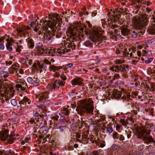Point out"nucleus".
Masks as SVG:
<instances>
[{
  "instance_id": "nucleus-54",
  "label": "nucleus",
  "mask_w": 155,
  "mask_h": 155,
  "mask_svg": "<svg viewBox=\"0 0 155 155\" xmlns=\"http://www.w3.org/2000/svg\"><path fill=\"white\" fill-rule=\"evenodd\" d=\"M33 78H32L28 77L27 78V81L29 83L32 84V83L34 82L33 81Z\"/></svg>"
},
{
  "instance_id": "nucleus-37",
  "label": "nucleus",
  "mask_w": 155,
  "mask_h": 155,
  "mask_svg": "<svg viewBox=\"0 0 155 155\" xmlns=\"http://www.w3.org/2000/svg\"><path fill=\"white\" fill-rule=\"evenodd\" d=\"M44 64L43 63H38V70L40 71V72H43Z\"/></svg>"
},
{
  "instance_id": "nucleus-35",
  "label": "nucleus",
  "mask_w": 155,
  "mask_h": 155,
  "mask_svg": "<svg viewBox=\"0 0 155 155\" xmlns=\"http://www.w3.org/2000/svg\"><path fill=\"white\" fill-rule=\"evenodd\" d=\"M61 113L63 115H68L69 114V111L68 109L66 108H64L61 111Z\"/></svg>"
},
{
  "instance_id": "nucleus-21",
  "label": "nucleus",
  "mask_w": 155,
  "mask_h": 155,
  "mask_svg": "<svg viewBox=\"0 0 155 155\" xmlns=\"http://www.w3.org/2000/svg\"><path fill=\"white\" fill-rule=\"evenodd\" d=\"M4 97L5 98V100L7 101L8 100L7 98L8 97L11 98V97H12L14 95V94L12 92L10 91L8 92V91H4Z\"/></svg>"
},
{
  "instance_id": "nucleus-46",
  "label": "nucleus",
  "mask_w": 155,
  "mask_h": 155,
  "mask_svg": "<svg viewBox=\"0 0 155 155\" xmlns=\"http://www.w3.org/2000/svg\"><path fill=\"white\" fill-rule=\"evenodd\" d=\"M4 91L3 88L0 86V97H4Z\"/></svg>"
},
{
  "instance_id": "nucleus-48",
  "label": "nucleus",
  "mask_w": 155,
  "mask_h": 155,
  "mask_svg": "<svg viewBox=\"0 0 155 155\" xmlns=\"http://www.w3.org/2000/svg\"><path fill=\"white\" fill-rule=\"evenodd\" d=\"M44 65H50L51 64V62L49 61L47 59H45L43 61Z\"/></svg>"
},
{
  "instance_id": "nucleus-49",
  "label": "nucleus",
  "mask_w": 155,
  "mask_h": 155,
  "mask_svg": "<svg viewBox=\"0 0 155 155\" xmlns=\"http://www.w3.org/2000/svg\"><path fill=\"white\" fill-rule=\"evenodd\" d=\"M118 30L117 29H116L114 30V32L113 31H110L109 33L111 35H113V33H114L115 35H118Z\"/></svg>"
},
{
  "instance_id": "nucleus-19",
  "label": "nucleus",
  "mask_w": 155,
  "mask_h": 155,
  "mask_svg": "<svg viewBox=\"0 0 155 155\" xmlns=\"http://www.w3.org/2000/svg\"><path fill=\"white\" fill-rule=\"evenodd\" d=\"M47 88L49 90L52 91V90H55L58 89L56 80L54 81H52L51 84H48L47 86Z\"/></svg>"
},
{
  "instance_id": "nucleus-58",
  "label": "nucleus",
  "mask_w": 155,
  "mask_h": 155,
  "mask_svg": "<svg viewBox=\"0 0 155 155\" xmlns=\"http://www.w3.org/2000/svg\"><path fill=\"white\" fill-rule=\"evenodd\" d=\"M153 61V59L152 58H148L147 60L145 61V63L146 64H148Z\"/></svg>"
},
{
  "instance_id": "nucleus-17",
  "label": "nucleus",
  "mask_w": 155,
  "mask_h": 155,
  "mask_svg": "<svg viewBox=\"0 0 155 155\" xmlns=\"http://www.w3.org/2000/svg\"><path fill=\"white\" fill-rule=\"evenodd\" d=\"M43 21H46L45 20H45H44L43 19V20L41 21H40V23H42ZM42 24H40V25H38V23L37 21V20H35V21H32L31 23V27L34 30V31L37 32L40 28V26H41V25H42ZM42 26V25L41 26V27Z\"/></svg>"
},
{
  "instance_id": "nucleus-24",
  "label": "nucleus",
  "mask_w": 155,
  "mask_h": 155,
  "mask_svg": "<svg viewBox=\"0 0 155 155\" xmlns=\"http://www.w3.org/2000/svg\"><path fill=\"white\" fill-rule=\"evenodd\" d=\"M71 84L73 85H82L83 83L80 81L79 78H75L73 79L71 81Z\"/></svg>"
},
{
  "instance_id": "nucleus-25",
  "label": "nucleus",
  "mask_w": 155,
  "mask_h": 155,
  "mask_svg": "<svg viewBox=\"0 0 155 155\" xmlns=\"http://www.w3.org/2000/svg\"><path fill=\"white\" fill-rule=\"evenodd\" d=\"M59 114L60 115V116L58 115H56L55 116L52 117L51 118L52 119L57 121L59 119V120L60 121H64V120H65L64 117L63 116H60V114Z\"/></svg>"
},
{
  "instance_id": "nucleus-41",
  "label": "nucleus",
  "mask_w": 155,
  "mask_h": 155,
  "mask_svg": "<svg viewBox=\"0 0 155 155\" xmlns=\"http://www.w3.org/2000/svg\"><path fill=\"white\" fill-rule=\"evenodd\" d=\"M56 128L59 130V131L60 132H63L64 129H65V127L64 126H56Z\"/></svg>"
},
{
  "instance_id": "nucleus-28",
  "label": "nucleus",
  "mask_w": 155,
  "mask_h": 155,
  "mask_svg": "<svg viewBox=\"0 0 155 155\" xmlns=\"http://www.w3.org/2000/svg\"><path fill=\"white\" fill-rule=\"evenodd\" d=\"M51 66L49 65H44L43 72H48L51 71Z\"/></svg>"
},
{
  "instance_id": "nucleus-36",
  "label": "nucleus",
  "mask_w": 155,
  "mask_h": 155,
  "mask_svg": "<svg viewBox=\"0 0 155 155\" xmlns=\"http://www.w3.org/2000/svg\"><path fill=\"white\" fill-rule=\"evenodd\" d=\"M148 82H147V81H143L141 83V87H144L145 89H149V86L148 85Z\"/></svg>"
},
{
  "instance_id": "nucleus-30",
  "label": "nucleus",
  "mask_w": 155,
  "mask_h": 155,
  "mask_svg": "<svg viewBox=\"0 0 155 155\" xmlns=\"http://www.w3.org/2000/svg\"><path fill=\"white\" fill-rule=\"evenodd\" d=\"M41 50L42 51L41 52H44L45 54H46L47 55H49V52L50 51V49H49L46 47H45V48L41 47L39 49V50L40 51V52H41Z\"/></svg>"
},
{
  "instance_id": "nucleus-6",
  "label": "nucleus",
  "mask_w": 155,
  "mask_h": 155,
  "mask_svg": "<svg viewBox=\"0 0 155 155\" xmlns=\"http://www.w3.org/2000/svg\"><path fill=\"white\" fill-rule=\"evenodd\" d=\"M48 18L50 20L44 21V26L47 25L48 26H51L56 29V25L58 24V26L60 27L62 23V18H59L58 14H52L51 15H49Z\"/></svg>"
},
{
  "instance_id": "nucleus-31",
  "label": "nucleus",
  "mask_w": 155,
  "mask_h": 155,
  "mask_svg": "<svg viewBox=\"0 0 155 155\" xmlns=\"http://www.w3.org/2000/svg\"><path fill=\"white\" fill-rule=\"evenodd\" d=\"M41 50L42 51L41 52H44L45 54H46L47 55H49V52L50 51V49H49L46 47H45V48L41 47L39 49V50L40 51V52H41Z\"/></svg>"
},
{
  "instance_id": "nucleus-1",
  "label": "nucleus",
  "mask_w": 155,
  "mask_h": 155,
  "mask_svg": "<svg viewBox=\"0 0 155 155\" xmlns=\"http://www.w3.org/2000/svg\"><path fill=\"white\" fill-rule=\"evenodd\" d=\"M147 15H144L140 18L138 16L134 18V23L136 28L139 29V31L131 30L130 31L129 34L133 38H135L137 37L138 33L143 34L144 33L146 29L145 26L148 24L149 20Z\"/></svg>"
},
{
  "instance_id": "nucleus-27",
  "label": "nucleus",
  "mask_w": 155,
  "mask_h": 155,
  "mask_svg": "<svg viewBox=\"0 0 155 155\" xmlns=\"http://www.w3.org/2000/svg\"><path fill=\"white\" fill-rule=\"evenodd\" d=\"M48 131V128L46 126L41 127L40 129L39 132L43 134H45Z\"/></svg>"
},
{
  "instance_id": "nucleus-51",
  "label": "nucleus",
  "mask_w": 155,
  "mask_h": 155,
  "mask_svg": "<svg viewBox=\"0 0 155 155\" xmlns=\"http://www.w3.org/2000/svg\"><path fill=\"white\" fill-rule=\"evenodd\" d=\"M124 61L120 60H117L115 61V63L117 65H124L122 64V63H124Z\"/></svg>"
},
{
  "instance_id": "nucleus-42",
  "label": "nucleus",
  "mask_w": 155,
  "mask_h": 155,
  "mask_svg": "<svg viewBox=\"0 0 155 155\" xmlns=\"http://www.w3.org/2000/svg\"><path fill=\"white\" fill-rule=\"evenodd\" d=\"M18 43H17V47L16 48V47H15V48L16 49V51L17 52L20 53L21 51V49H22V45H18Z\"/></svg>"
},
{
  "instance_id": "nucleus-38",
  "label": "nucleus",
  "mask_w": 155,
  "mask_h": 155,
  "mask_svg": "<svg viewBox=\"0 0 155 155\" xmlns=\"http://www.w3.org/2000/svg\"><path fill=\"white\" fill-rule=\"evenodd\" d=\"M61 66L56 67L53 65L51 66V71L52 70L54 71H59L61 68Z\"/></svg>"
},
{
  "instance_id": "nucleus-11",
  "label": "nucleus",
  "mask_w": 155,
  "mask_h": 155,
  "mask_svg": "<svg viewBox=\"0 0 155 155\" xmlns=\"http://www.w3.org/2000/svg\"><path fill=\"white\" fill-rule=\"evenodd\" d=\"M8 133V130L1 131L0 132V140L2 141H5L8 138L16 136L14 132L11 133L9 136Z\"/></svg>"
},
{
  "instance_id": "nucleus-60",
  "label": "nucleus",
  "mask_w": 155,
  "mask_h": 155,
  "mask_svg": "<svg viewBox=\"0 0 155 155\" xmlns=\"http://www.w3.org/2000/svg\"><path fill=\"white\" fill-rule=\"evenodd\" d=\"M120 141H124V137L122 135H120L118 139Z\"/></svg>"
},
{
  "instance_id": "nucleus-61",
  "label": "nucleus",
  "mask_w": 155,
  "mask_h": 155,
  "mask_svg": "<svg viewBox=\"0 0 155 155\" xmlns=\"http://www.w3.org/2000/svg\"><path fill=\"white\" fill-rule=\"evenodd\" d=\"M56 54L57 55L61 56V51L59 49H57L56 51Z\"/></svg>"
},
{
  "instance_id": "nucleus-10",
  "label": "nucleus",
  "mask_w": 155,
  "mask_h": 155,
  "mask_svg": "<svg viewBox=\"0 0 155 155\" xmlns=\"http://www.w3.org/2000/svg\"><path fill=\"white\" fill-rule=\"evenodd\" d=\"M122 92L121 91H118L117 90H114L112 94V95L114 98L117 99L120 98V97L122 99L124 100H128L130 98V95L129 93L123 94V96L121 97Z\"/></svg>"
},
{
  "instance_id": "nucleus-33",
  "label": "nucleus",
  "mask_w": 155,
  "mask_h": 155,
  "mask_svg": "<svg viewBox=\"0 0 155 155\" xmlns=\"http://www.w3.org/2000/svg\"><path fill=\"white\" fill-rule=\"evenodd\" d=\"M149 33L150 35L155 36V25L154 24L150 27Z\"/></svg>"
},
{
  "instance_id": "nucleus-40",
  "label": "nucleus",
  "mask_w": 155,
  "mask_h": 155,
  "mask_svg": "<svg viewBox=\"0 0 155 155\" xmlns=\"http://www.w3.org/2000/svg\"><path fill=\"white\" fill-rule=\"evenodd\" d=\"M16 139L15 137L14 136L8 138L7 139V141L9 143H12L14 142V140Z\"/></svg>"
},
{
  "instance_id": "nucleus-64",
  "label": "nucleus",
  "mask_w": 155,
  "mask_h": 155,
  "mask_svg": "<svg viewBox=\"0 0 155 155\" xmlns=\"http://www.w3.org/2000/svg\"><path fill=\"white\" fill-rule=\"evenodd\" d=\"M120 78V75L117 74H115L114 76V78L115 79H118Z\"/></svg>"
},
{
  "instance_id": "nucleus-23",
  "label": "nucleus",
  "mask_w": 155,
  "mask_h": 155,
  "mask_svg": "<svg viewBox=\"0 0 155 155\" xmlns=\"http://www.w3.org/2000/svg\"><path fill=\"white\" fill-rule=\"evenodd\" d=\"M26 40L28 43V47L29 48H33L34 46V43L33 40L31 38H28Z\"/></svg>"
},
{
  "instance_id": "nucleus-57",
  "label": "nucleus",
  "mask_w": 155,
  "mask_h": 155,
  "mask_svg": "<svg viewBox=\"0 0 155 155\" xmlns=\"http://www.w3.org/2000/svg\"><path fill=\"white\" fill-rule=\"evenodd\" d=\"M25 61L26 62L28 61L29 65H31L32 64V60L31 59L28 60V58H26L25 59Z\"/></svg>"
},
{
  "instance_id": "nucleus-18",
  "label": "nucleus",
  "mask_w": 155,
  "mask_h": 155,
  "mask_svg": "<svg viewBox=\"0 0 155 155\" xmlns=\"http://www.w3.org/2000/svg\"><path fill=\"white\" fill-rule=\"evenodd\" d=\"M120 29L121 34L124 36L128 35L130 32V30L128 29L127 25L121 26Z\"/></svg>"
},
{
  "instance_id": "nucleus-16",
  "label": "nucleus",
  "mask_w": 155,
  "mask_h": 155,
  "mask_svg": "<svg viewBox=\"0 0 155 155\" xmlns=\"http://www.w3.org/2000/svg\"><path fill=\"white\" fill-rule=\"evenodd\" d=\"M19 84L16 85L15 87L16 88H20V90L22 91H24L25 89L28 87L26 82L23 80H19Z\"/></svg>"
},
{
  "instance_id": "nucleus-47",
  "label": "nucleus",
  "mask_w": 155,
  "mask_h": 155,
  "mask_svg": "<svg viewBox=\"0 0 155 155\" xmlns=\"http://www.w3.org/2000/svg\"><path fill=\"white\" fill-rule=\"evenodd\" d=\"M84 45L86 46L92 47L93 46V43L90 42V41H86L84 43Z\"/></svg>"
},
{
  "instance_id": "nucleus-53",
  "label": "nucleus",
  "mask_w": 155,
  "mask_h": 155,
  "mask_svg": "<svg viewBox=\"0 0 155 155\" xmlns=\"http://www.w3.org/2000/svg\"><path fill=\"white\" fill-rule=\"evenodd\" d=\"M120 122L124 126L126 125L127 124V121H125L123 119H120Z\"/></svg>"
},
{
  "instance_id": "nucleus-20",
  "label": "nucleus",
  "mask_w": 155,
  "mask_h": 155,
  "mask_svg": "<svg viewBox=\"0 0 155 155\" xmlns=\"http://www.w3.org/2000/svg\"><path fill=\"white\" fill-rule=\"evenodd\" d=\"M81 139V140L78 139L77 141H78L83 143L86 144L88 142L89 138L87 137V135L85 134L82 135Z\"/></svg>"
},
{
  "instance_id": "nucleus-59",
  "label": "nucleus",
  "mask_w": 155,
  "mask_h": 155,
  "mask_svg": "<svg viewBox=\"0 0 155 155\" xmlns=\"http://www.w3.org/2000/svg\"><path fill=\"white\" fill-rule=\"evenodd\" d=\"M54 49H50V51L49 52V55L51 56H54Z\"/></svg>"
},
{
  "instance_id": "nucleus-45",
  "label": "nucleus",
  "mask_w": 155,
  "mask_h": 155,
  "mask_svg": "<svg viewBox=\"0 0 155 155\" xmlns=\"http://www.w3.org/2000/svg\"><path fill=\"white\" fill-rule=\"evenodd\" d=\"M33 116L35 117H38V119L41 118L43 117V116L41 115L37 112H36L34 114Z\"/></svg>"
},
{
  "instance_id": "nucleus-9",
  "label": "nucleus",
  "mask_w": 155,
  "mask_h": 155,
  "mask_svg": "<svg viewBox=\"0 0 155 155\" xmlns=\"http://www.w3.org/2000/svg\"><path fill=\"white\" fill-rule=\"evenodd\" d=\"M48 92H44L41 94L36 95L35 97L36 99V101L37 102H41V103L43 102V104H41L39 105H37V106L39 109H43L46 107L47 106L46 103V99L48 98Z\"/></svg>"
},
{
  "instance_id": "nucleus-8",
  "label": "nucleus",
  "mask_w": 155,
  "mask_h": 155,
  "mask_svg": "<svg viewBox=\"0 0 155 155\" xmlns=\"http://www.w3.org/2000/svg\"><path fill=\"white\" fill-rule=\"evenodd\" d=\"M110 70L115 72H122V75L125 78H127V72L129 70V66L127 65H117L110 67Z\"/></svg>"
},
{
  "instance_id": "nucleus-39",
  "label": "nucleus",
  "mask_w": 155,
  "mask_h": 155,
  "mask_svg": "<svg viewBox=\"0 0 155 155\" xmlns=\"http://www.w3.org/2000/svg\"><path fill=\"white\" fill-rule=\"evenodd\" d=\"M14 153V152L11 150H8L7 151L4 152V155H13Z\"/></svg>"
},
{
  "instance_id": "nucleus-15",
  "label": "nucleus",
  "mask_w": 155,
  "mask_h": 155,
  "mask_svg": "<svg viewBox=\"0 0 155 155\" xmlns=\"http://www.w3.org/2000/svg\"><path fill=\"white\" fill-rule=\"evenodd\" d=\"M116 17L114 15H112L110 17L109 19H108L109 21L110 20L111 22H112L110 28L111 29H113L118 26L117 24V19H116Z\"/></svg>"
},
{
  "instance_id": "nucleus-34",
  "label": "nucleus",
  "mask_w": 155,
  "mask_h": 155,
  "mask_svg": "<svg viewBox=\"0 0 155 155\" xmlns=\"http://www.w3.org/2000/svg\"><path fill=\"white\" fill-rule=\"evenodd\" d=\"M58 88L60 86L62 87L64 85L65 82L60 79L56 80Z\"/></svg>"
},
{
  "instance_id": "nucleus-43",
  "label": "nucleus",
  "mask_w": 155,
  "mask_h": 155,
  "mask_svg": "<svg viewBox=\"0 0 155 155\" xmlns=\"http://www.w3.org/2000/svg\"><path fill=\"white\" fill-rule=\"evenodd\" d=\"M120 134L117 132L114 131L113 134V137L114 139H117Z\"/></svg>"
},
{
  "instance_id": "nucleus-26",
  "label": "nucleus",
  "mask_w": 155,
  "mask_h": 155,
  "mask_svg": "<svg viewBox=\"0 0 155 155\" xmlns=\"http://www.w3.org/2000/svg\"><path fill=\"white\" fill-rule=\"evenodd\" d=\"M7 43L6 44V47L7 50L9 51H12V48L11 46L12 45V44L9 42V39H7L6 40Z\"/></svg>"
},
{
  "instance_id": "nucleus-52",
  "label": "nucleus",
  "mask_w": 155,
  "mask_h": 155,
  "mask_svg": "<svg viewBox=\"0 0 155 155\" xmlns=\"http://www.w3.org/2000/svg\"><path fill=\"white\" fill-rule=\"evenodd\" d=\"M11 102L12 105L14 106H15L17 105V102L14 99H12L11 101Z\"/></svg>"
},
{
  "instance_id": "nucleus-50",
  "label": "nucleus",
  "mask_w": 155,
  "mask_h": 155,
  "mask_svg": "<svg viewBox=\"0 0 155 155\" xmlns=\"http://www.w3.org/2000/svg\"><path fill=\"white\" fill-rule=\"evenodd\" d=\"M81 122L80 123V125H81V126L79 127V128H81V127H83V126H85V124L86 123H85V122L84 121H83L82 120L83 119L82 118H81ZM80 125V124H79Z\"/></svg>"
},
{
  "instance_id": "nucleus-29",
  "label": "nucleus",
  "mask_w": 155,
  "mask_h": 155,
  "mask_svg": "<svg viewBox=\"0 0 155 155\" xmlns=\"http://www.w3.org/2000/svg\"><path fill=\"white\" fill-rule=\"evenodd\" d=\"M69 41L70 42L68 44V47L72 49H74L76 46V43H74L75 41L74 39H70Z\"/></svg>"
},
{
  "instance_id": "nucleus-2",
  "label": "nucleus",
  "mask_w": 155,
  "mask_h": 155,
  "mask_svg": "<svg viewBox=\"0 0 155 155\" xmlns=\"http://www.w3.org/2000/svg\"><path fill=\"white\" fill-rule=\"evenodd\" d=\"M86 28V25H82L75 26V28L69 27L67 30V35L70 39H74L75 42H80L83 39V31Z\"/></svg>"
},
{
  "instance_id": "nucleus-22",
  "label": "nucleus",
  "mask_w": 155,
  "mask_h": 155,
  "mask_svg": "<svg viewBox=\"0 0 155 155\" xmlns=\"http://www.w3.org/2000/svg\"><path fill=\"white\" fill-rule=\"evenodd\" d=\"M26 102H28V104H30L31 101L26 97H25L22 100L19 102V104H20L26 105L27 104L26 103Z\"/></svg>"
},
{
  "instance_id": "nucleus-44",
  "label": "nucleus",
  "mask_w": 155,
  "mask_h": 155,
  "mask_svg": "<svg viewBox=\"0 0 155 155\" xmlns=\"http://www.w3.org/2000/svg\"><path fill=\"white\" fill-rule=\"evenodd\" d=\"M116 19H117V22L118 25L119 26L121 24H122L124 22V21L122 20L121 18H120V17L119 18H117L116 17Z\"/></svg>"
},
{
  "instance_id": "nucleus-56",
  "label": "nucleus",
  "mask_w": 155,
  "mask_h": 155,
  "mask_svg": "<svg viewBox=\"0 0 155 155\" xmlns=\"http://www.w3.org/2000/svg\"><path fill=\"white\" fill-rule=\"evenodd\" d=\"M32 66L34 70H38V63H34L33 64Z\"/></svg>"
},
{
  "instance_id": "nucleus-32",
  "label": "nucleus",
  "mask_w": 155,
  "mask_h": 155,
  "mask_svg": "<svg viewBox=\"0 0 155 155\" xmlns=\"http://www.w3.org/2000/svg\"><path fill=\"white\" fill-rule=\"evenodd\" d=\"M32 78L33 81L34 82L32 83V84L35 86L40 85L39 80L37 77H34Z\"/></svg>"
},
{
  "instance_id": "nucleus-4",
  "label": "nucleus",
  "mask_w": 155,
  "mask_h": 155,
  "mask_svg": "<svg viewBox=\"0 0 155 155\" xmlns=\"http://www.w3.org/2000/svg\"><path fill=\"white\" fill-rule=\"evenodd\" d=\"M84 31L88 37L95 43L96 46H98L101 43L102 41V36L101 35V31L98 28H94L93 30L88 31L86 28Z\"/></svg>"
},
{
  "instance_id": "nucleus-63",
  "label": "nucleus",
  "mask_w": 155,
  "mask_h": 155,
  "mask_svg": "<svg viewBox=\"0 0 155 155\" xmlns=\"http://www.w3.org/2000/svg\"><path fill=\"white\" fill-rule=\"evenodd\" d=\"M141 0H132L133 3L134 5H135L136 4L135 2H136L139 5Z\"/></svg>"
},
{
  "instance_id": "nucleus-5",
  "label": "nucleus",
  "mask_w": 155,
  "mask_h": 155,
  "mask_svg": "<svg viewBox=\"0 0 155 155\" xmlns=\"http://www.w3.org/2000/svg\"><path fill=\"white\" fill-rule=\"evenodd\" d=\"M44 21H43L42 26L41 27L40 31L43 32L44 31L43 35L44 39L47 41V42L48 41L49 43H51L52 41L53 36L55 35L56 30L54 27L48 26L47 25L44 26Z\"/></svg>"
},
{
  "instance_id": "nucleus-12",
  "label": "nucleus",
  "mask_w": 155,
  "mask_h": 155,
  "mask_svg": "<svg viewBox=\"0 0 155 155\" xmlns=\"http://www.w3.org/2000/svg\"><path fill=\"white\" fill-rule=\"evenodd\" d=\"M128 9L127 8H121L116 9L115 10L112 11L111 10V11L112 12V13H113L114 15L116 16L117 18H119L120 17L121 14V12L124 13L125 15L128 14L127 12H128ZM129 12V11H128Z\"/></svg>"
},
{
  "instance_id": "nucleus-3",
  "label": "nucleus",
  "mask_w": 155,
  "mask_h": 155,
  "mask_svg": "<svg viewBox=\"0 0 155 155\" xmlns=\"http://www.w3.org/2000/svg\"><path fill=\"white\" fill-rule=\"evenodd\" d=\"M93 102L91 98L81 100L79 106L76 109L78 114L81 115L84 113L92 114L94 109Z\"/></svg>"
},
{
  "instance_id": "nucleus-14",
  "label": "nucleus",
  "mask_w": 155,
  "mask_h": 155,
  "mask_svg": "<svg viewBox=\"0 0 155 155\" xmlns=\"http://www.w3.org/2000/svg\"><path fill=\"white\" fill-rule=\"evenodd\" d=\"M116 53L120 57H127L129 55V52H127V49L125 48H121L120 50H116Z\"/></svg>"
},
{
  "instance_id": "nucleus-13",
  "label": "nucleus",
  "mask_w": 155,
  "mask_h": 155,
  "mask_svg": "<svg viewBox=\"0 0 155 155\" xmlns=\"http://www.w3.org/2000/svg\"><path fill=\"white\" fill-rule=\"evenodd\" d=\"M30 28L28 26H23L17 29V31L19 34H22L24 37H26V35L29 37V33L30 32Z\"/></svg>"
},
{
  "instance_id": "nucleus-55",
  "label": "nucleus",
  "mask_w": 155,
  "mask_h": 155,
  "mask_svg": "<svg viewBox=\"0 0 155 155\" xmlns=\"http://www.w3.org/2000/svg\"><path fill=\"white\" fill-rule=\"evenodd\" d=\"M107 130L109 133H111L113 131L112 127L110 126L107 127Z\"/></svg>"
},
{
  "instance_id": "nucleus-7",
  "label": "nucleus",
  "mask_w": 155,
  "mask_h": 155,
  "mask_svg": "<svg viewBox=\"0 0 155 155\" xmlns=\"http://www.w3.org/2000/svg\"><path fill=\"white\" fill-rule=\"evenodd\" d=\"M139 134L140 136L143 137L144 140L147 143L152 142L155 143V141L154 139L151 136L149 135L151 130H148L147 127H141L138 131Z\"/></svg>"
},
{
  "instance_id": "nucleus-62",
  "label": "nucleus",
  "mask_w": 155,
  "mask_h": 155,
  "mask_svg": "<svg viewBox=\"0 0 155 155\" xmlns=\"http://www.w3.org/2000/svg\"><path fill=\"white\" fill-rule=\"evenodd\" d=\"M89 155H100L98 151H95L90 154Z\"/></svg>"
}]
</instances>
